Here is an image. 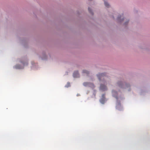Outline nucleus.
Returning a JSON list of instances; mask_svg holds the SVG:
<instances>
[{"label":"nucleus","mask_w":150,"mask_h":150,"mask_svg":"<svg viewBox=\"0 0 150 150\" xmlns=\"http://www.w3.org/2000/svg\"><path fill=\"white\" fill-rule=\"evenodd\" d=\"M105 75V73L99 74L97 75L99 79L101 80L102 79H104L105 78L104 77Z\"/></svg>","instance_id":"f257e3e1"},{"label":"nucleus","mask_w":150,"mask_h":150,"mask_svg":"<svg viewBox=\"0 0 150 150\" xmlns=\"http://www.w3.org/2000/svg\"><path fill=\"white\" fill-rule=\"evenodd\" d=\"M100 89L103 91H105L107 90V88L106 86L101 84L100 86Z\"/></svg>","instance_id":"f03ea898"},{"label":"nucleus","mask_w":150,"mask_h":150,"mask_svg":"<svg viewBox=\"0 0 150 150\" xmlns=\"http://www.w3.org/2000/svg\"><path fill=\"white\" fill-rule=\"evenodd\" d=\"M105 95L104 94H103L102 95V98H101L100 100V102L102 104H104L105 101Z\"/></svg>","instance_id":"7ed1b4c3"},{"label":"nucleus","mask_w":150,"mask_h":150,"mask_svg":"<svg viewBox=\"0 0 150 150\" xmlns=\"http://www.w3.org/2000/svg\"><path fill=\"white\" fill-rule=\"evenodd\" d=\"M73 76L74 77H78L79 76L78 71H75L73 74Z\"/></svg>","instance_id":"20e7f679"},{"label":"nucleus","mask_w":150,"mask_h":150,"mask_svg":"<svg viewBox=\"0 0 150 150\" xmlns=\"http://www.w3.org/2000/svg\"><path fill=\"white\" fill-rule=\"evenodd\" d=\"M117 84L119 87L122 88H125V87L124 86V84L122 83L121 82H118L117 83Z\"/></svg>","instance_id":"39448f33"},{"label":"nucleus","mask_w":150,"mask_h":150,"mask_svg":"<svg viewBox=\"0 0 150 150\" xmlns=\"http://www.w3.org/2000/svg\"><path fill=\"white\" fill-rule=\"evenodd\" d=\"M105 5V6L107 8H108L109 7V4L106 2L105 1L104 2Z\"/></svg>","instance_id":"423d86ee"},{"label":"nucleus","mask_w":150,"mask_h":150,"mask_svg":"<svg viewBox=\"0 0 150 150\" xmlns=\"http://www.w3.org/2000/svg\"><path fill=\"white\" fill-rule=\"evenodd\" d=\"M83 85L84 86H89L90 85V84L88 82H84L83 83Z\"/></svg>","instance_id":"0eeeda50"},{"label":"nucleus","mask_w":150,"mask_h":150,"mask_svg":"<svg viewBox=\"0 0 150 150\" xmlns=\"http://www.w3.org/2000/svg\"><path fill=\"white\" fill-rule=\"evenodd\" d=\"M83 73H86L87 74H88L89 73L88 71L86 70H83Z\"/></svg>","instance_id":"6e6552de"},{"label":"nucleus","mask_w":150,"mask_h":150,"mask_svg":"<svg viewBox=\"0 0 150 150\" xmlns=\"http://www.w3.org/2000/svg\"><path fill=\"white\" fill-rule=\"evenodd\" d=\"M88 10L89 12L90 13H91V14H92V13L91 12V10L90 8H88Z\"/></svg>","instance_id":"1a4fd4ad"},{"label":"nucleus","mask_w":150,"mask_h":150,"mask_svg":"<svg viewBox=\"0 0 150 150\" xmlns=\"http://www.w3.org/2000/svg\"><path fill=\"white\" fill-rule=\"evenodd\" d=\"M91 86L92 88H94V86L93 84H91Z\"/></svg>","instance_id":"9d476101"},{"label":"nucleus","mask_w":150,"mask_h":150,"mask_svg":"<svg viewBox=\"0 0 150 150\" xmlns=\"http://www.w3.org/2000/svg\"><path fill=\"white\" fill-rule=\"evenodd\" d=\"M120 17H118V20H119V19H120Z\"/></svg>","instance_id":"9b49d317"},{"label":"nucleus","mask_w":150,"mask_h":150,"mask_svg":"<svg viewBox=\"0 0 150 150\" xmlns=\"http://www.w3.org/2000/svg\"><path fill=\"white\" fill-rule=\"evenodd\" d=\"M115 92V91H112V93H114Z\"/></svg>","instance_id":"f8f14e48"}]
</instances>
